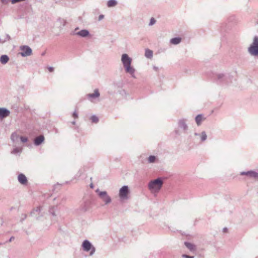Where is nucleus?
<instances>
[{"label":"nucleus","instance_id":"obj_21","mask_svg":"<svg viewBox=\"0 0 258 258\" xmlns=\"http://www.w3.org/2000/svg\"><path fill=\"white\" fill-rule=\"evenodd\" d=\"M181 41V39L179 37H175L173 38H172L170 39V43L173 44H179Z\"/></svg>","mask_w":258,"mask_h":258},{"label":"nucleus","instance_id":"obj_28","mask_svg":"<svg viewBox=\"0 0 258 258\" xmlns=\"http://www.w3.org/2000/svg\"><path fill=\"white\" fill-rule=\"evenodd\" d=\"M90 119L93 123H97L99 121L98 118L95 115H93L91 116Z\"/></svg>","mask_w":258,"mask_h":258},{"label":"nucleus","instance_id":"obj_6","mask_svg":"<svg viewBox=\"0 0 258 258\" xmlns=\"http://www.w3.org/2000/svg\"><path fill=\"white\" fill-rule=\"evenodd\" d=\"M130 193V190L127 185H123L120 188L119 191V197L121 200H127L128 199V195Z\"/></svg>","mask_w":258,"mask_h":258},{"label":"nucleus","instance_id":"obj_2","mask_svg":"<svg viewBox=\"0 0 258 258\" xmlns=\"http://www.w3.org/2000/svg\"><path fill=\"white\" fill-rule=\"evenodd\" d=\"M248 53L253 56H258V36H255L251 44L247 48Z\"/></svg>","mask_w":258,"mask_h":258},{"label":"nucleus","instance_id":"obj_45","mask_svg":"<svg viewBox=\"0 0 258 258\" xmlns=\"http://www.w3.org/2000/svg\"><path fill=\"white\" fill-rule=\"evenodd\" d=\"M78 29H79V28H78V27L76 28L75 29V31H74V33H76V32H77V30H78Z\"/></svg>","mask_w":258,"mask_h":258},{"label":"nucleus","instance_id":"obj_36","mask_svg":"<svg viewBox=\"0 0 258 258\" xmlns=\"http://www.w3.org/2000/svg\"><path fill=\"white\" fill-rule=\"evenodd\" d=\"M73 116L75 118H77L78 117V113L76 112V111H75L74 112L73 114Z\"/></svg>","mask_w":258,"mask_h":258},{"label":"nucleus","instance_id":"obj_15","mask_svg":"<svg viewBox=\"0 0 258 258\" xmlns=\"http://www.w3.org/2000/svg\"><path fill=\"white\" fill-rule=\"evenodd\" d=\"M18 179L19 182L22 184H26L27 183V179L23 173H21L18 175Z\"/></svg>","mask_w":258,"mask_h":258},{"label":"nucleus","instance_id":"obj_39","mask_svg":"<svg viewBox=\"0 0 258 258\" xmlns=\"http://www.w3.org/2000/svg\"><path fill=\"white\" fill-rule=\"evenodd\" d=\"M175 133L177 135H180V132H179V131L178 130H175Z\"/></svg>","mask_w":258,"mask_h":258},{"label":"nucleus","instance_id":"obj_34","mask_svg":"<svg viewBox=\"0 0 258 258\" xmlns=\"http://www.w3.org/2000/svg\"><path fill=\"white\" fill-rule=\"evenodd\" d=\"M3 5H7L11 0H0Z\"/></svg>","mask_w":258,"mask_h":258},{"label":"nucleus","instance_id":"obj_25","mask_svg":"<svg viewBox=\"0 0 258 258\" xmlns=\"http://www.w3.org/2000/svg\"><path fill=\"white\" fill-rule=\"evenodd\" d=\"M117 4V2L115 0H109L107 2V6L108 7H112L115 6Z\"/></svg>","mask_w":258,"mask_h":258},{"label":"nucleus","instance_id":"obj_30","mask_svg":"<svg viewBox=\"0 0 258 258\" xmlns=\"http://www.w3.org/2000/svg\"><path fill=\"white\" fill-rule=\"evenodd\" d=\"M57 21L59 22L63 26H64L66 24V21L61 18H58Z\"/></svg>","mask_w":258,"mask_h":258},{"label":"nucleus","instance_id":"obj_22","mask_svg":"<svg viewBox=\"0 0 258 258\" xmlns=\"http://www.w3.org/2000/svg\"><path fill=\"white\" fill-rule=\"evenodd\" d=\"M11 139L13 142L15 143L20 139V137L16 133H14L11 135Z\"/></svg>","mask_w":258,"mask_h":258},{"label":"nucleus","instance_id":"obj_27","mask_svg":"<svg viewBox=\"0 0 258 258\" xmlns=\"http://www.w3.org/2000/svg\"><path fill=\"white\" fill-rule=\"evenodd\" d=\"M156 157L154 155H151L148 158V162L150 163H154L156 161Z\"/></svg>","mask_w":258,"mask_h":258},{"label":"nucleus","instance_id":"obj_41","mask_svg":"<svg viewBox=\"0 0 258 258\" xmlns=\"http://www.w3.org/2000/svg\"><path fill=\"white\" fill-rule=\"evenodd\" d=\"M23 215L24 217H23V218H22V220H21L22 221L23 220H24V219H25L26 218V217H27V215L26 214H24Z\"/></svg>","mask_w":258,"mask_h":258},{"label":"nucleus","instance_id":"obj_16","mask_svg":"<svg viewBox=\"0 0 258 258\" xmlns=\"http://www.w3.org/2000/svg\"><path fill=\"white\" fill-rule=\"evenodd\" d=\"M91 202L89 200L85 201L81 206L82 211L85 212L88 210L90 208Z\"/></svg>","mask_w":258,"mask_h":258},{"label":"nucleus","instance_id":"obj_14","mask_svg":"<svg viewBox=\"0 0 258 258\" xmlns=\"http://www.w3.org/2000/svg\"><path fill=\"white\" fill-rule=\"evenodd\" d=\"M73 34L80 36L81 37H86L89 35V32L87 30L83 29L78 32L74 33Z\"/></svg>","mask_w":258,"mask_h":258},{"label":"nucleus","instance_id":"obj_8","mask_svg":"<svg viewBox=\"0 0 258 258\" xmlns=\"http://www.w3.org/2000/svg\"><path fill=\"white\" fill-rule=\"evenodd\" d=\"M98 196L101 198V199L104 202L105 205H107L111 203V199L108 195L107 193L105 191H99Z\"/></svg>","mask_w":258,"mask_h":258},{"label":"nucleus","instance_id":"obj_17","mask_svg":"<svg viewBox=\"0 0 258 258\" xmlns=\"http://www.w3.org/2000/svg\"><path fill=\"white\" fill-rule=\"evenodd\" d=\"M57 210V207L53 206L50 207L49 209V213L53 217H55L56 216V214H55V212Z\"/></svg>","mask_w":258,"mask_h":258},{"label":"nucleus","instance_id":"obj_43","mask_svg":"<svg viewBox=\"0 0 258 258\" xmlns=\"http://www.w3.org/2000/svg\"><path fill=\"white\" fill-rule=\"evenodd\" d=\"M7 37L8 38V40H10L11 39V37L8 34L7 35Z\"/></svg>","mask_w":258,"mask_h":258},{"label":"nucleus","instance_id":"obj_3","mask_svg":"<svg viewBox=\"0 0 258 258\" xmlns=\"http://www.w3.org/2000/svg\"><path fill=\"white\" fill-rule=\"evenodd\" d=\"M214 79L215 80L217 83L223 84H227L231 82V77L228 74H216L214 76Z\"/></svg>","mask_w":258,"mask_h":258},{"label":"nucleus","instance_id":"obj_47","mask_svg":"<svg viewBox=\"0 0 258 258\" xmlns=\"http://www.w3.org/2000/svg\"><path fill=\"white\" fill-rule=\"evenodd\" d=\"M72 123L73 124L75 125L76 124V121H72Z\"/></svg>","mask_w":258,"mask_h":258},{"label":"nucleus","instance_id":"obj_7","mask_svg":"<svg viewBox=\"0 0 258 258\" xmlns=\"http://www.w3.org/2000/svg\"><path fill=\"white\" fill-rule=\"evenodd\" d=\"M187 120L185 118H181L178 120L177 124L178 128L181 130V131L184 133H187L188 126L186 123Z\"/></svg>","mask_w":258,"mask_h":258},{"label":"nucleus","instance_id":"obj_46","mask_svg":"<svg viewBox=\"0 0 258 258\" xmlns=\"http://www.w3.org/2000/svg\"><path fill=\"white\" fill-rule=\"evenodd\" d=\"M195 135L196 136H200V134H198V133H195Z\"/></svg>","mask_w":258,"mask_h":258},{"label":"nucleus","instance_id":"obj_40","mask_svg":"<svg viewBox=\"0 0 258 258\" xmlns=\"http://www.w3.org/2000/svg\"><path fill=\"white\" fill-rule=\"evenodd\" d=\"M15 239V237L14 236H11L10 238V239L9 240V242H11L14 239Z\"/></svg>","mask_w":258,"mask_h":258},{"label":"nucleus","instance_id":"obj_1","mask_svg":"<svg viewBox=\"0 0 258 258\" xmlns=\"http://www.w3.org/2000/svg\"><path fill=\"white\" fill-rule=\"evenodd\" d=\"M121 60L125 72L130 74L132 77L135 78V69L131 66L132 58L129 57L128 54L124 53L121 55Z\"/></svg>","mask_w":258,"mask_h":258},{"label":"nucleus","instance_id":"obj_37","mask_svg":"<svg viewBox=\"0 0 258 258\" xmlns=\"http://www.w3.org/2000/svg\"><path fill=\"white\" fill-rule=\"evenodd\" d=\"M104 15H100L98 17V21H101L102 19L104 18Z\"/></svg>","mask_w":258,"mask_h":258},{"label":"nucleus","instance_id":"obj_11","mask_svg":"<svg viewBox=\"0 0 258 258\" xmlns=\"http://www.w3.org/2000/svg\"><path fill=\"white\" fill-rule=\"evenodd\" d=\"M99 96L100 93L98 89H95L94 93L88 94L87 95V98L91 101H92L93 99L99 97Z\"/></svg>","mask_w":258,"mask_h":258},{"label":"nucleus","instance_id":"obj_33","mask_svg":"<svg viewBox=\"0 0 258 258\" xmlns=\"http://www.w3.org/2000/svg\"><path fill=\"white\" fill-rule=\"evenodd\" d=\"M25 1V0H11V2L12 4H15L16 3H19L21 2H23Z\"/></svg>","mask_w":258,"mask_h":258},{"label":"nucleus","instance_id":"obj_23","mask_svg":"<svg viewBox=\"0 0 258 258\" xmlns=\"http://www.w3.org/2000/svg\"><path fill=\"white\" fill-rule=\"evenodd\" d=\"M145 55L147 58H151L153 56V51L150 49H146Z\"/></svg>","mask_w":258,"mask_h":258},{"label":"nucleus","instance_id":"obj_35","mask_svg":"<svg viewBox=\"0 0 258 258\" xmlns=\"http://www.w3.org/2000/svg\"><path fill=\"white\" fill-rule=\"evenodd\" d=\"M182 256L183 258H194V256H190V255H187V254H182Z\"/></svg>","mask_w":258,"mask_h":258},{"label":"nucleus","instance_id":"obj_9","mask_svg":"<svg viewBox=\"0 0 258 258\" xmlns=\"http://www.w3.org/2000/svg\"><path fill=\"white\" fill-rule=\"evenodd\" d=\"M240 175L247 176L249 178L258 179V171L249 170L242 171L240 172Z\"/></svg>","mask_w":258,"mask_h":258},{"label":"nucleus","instance_id":"obj_48","mask_svg":"<svg viewBox=\"0 0 258 258\" xmlns=\"http://www.w3.org/2000/svg\"><path fill=\"white\" fill-rule=\"evenodd\" d=\"M90 186L91 188H93V185L92 183H91Z\"/></svg>","mask_w":258,"mask_h":258},{"label":"nucleus","instance_id":"obj_32","mask_svg":"<svg viewBox=\"0 0 258 258\" xmlns=\"http://www.w3.org/2000/svg\"><path fill=\"white\" fill-rule=\"evenodd\" d=\"M156 20L154 18H152L150 19V23L149 24V26H152L156 23Z\"/></svg>","mask_w":258,"mask_h":258},{"label":"nucleus","instance_id":"obj_44","mask_svg":"<svg viewBox=\"0 0 258 258\" xmlns=\"http://www.w3.org/2000/svg\"><path fill=\"white\" fill-rule=\"evenodd\" d=\"M227 228H223V231L224 232H226L227 231Z\"/></svg>","mask_w":258,"mask_h":258},{"label":"nucleus","instance_id":"obj_31","mask_svg":"<svg viewBox=\"0 0 258 258\" xmlns=\"http://www.w3.org/2000/svg\"><path fill=\"white\" fill-rule=\"evenodd\" d=\"M20 139L23 143H26L28 141V138L25 137L21 136L20 137Z\"/></svg>","mask_w":258,"mask_h":258},{"label":"nucleus","instance_id":"obj_20","mask_svg":"<svg viewBox=\"0 0 258 258\" xmlns=\"http://www.w3.org/2000/svg\"><path fill=\"white\" fill-rule=\"evenodd\" d=\"M203 116L202 114H198L195 118L196 122L198 126L200 125L203 120Z\"/></svg>","mask_w":258,"mask_h":258},{"label":"nucleus","instance_id":"obj_29","mask_svg":"<svg viewBox=\"0 0 258 258\" xmlns=\"http://www.w3.org/2000/svg\"><path fill=\"white\" fill-rule=\"evenodd\" d=\"M41 210V207H37L35 209H34L31 212V215L33 216L35 212H40Z\"/></svg>","mask_w":258,"mask_h":258},{"label":"nucleus","instance_id":"obj_24","mask_svg":"<svg viewBox=\"0 0 258 258\" xmlns=\"http://www.w3.org/2000/svg\"><path fill=\"white\" fill-rule=\"evenodd\" d=\"M21 152H22L21 148H18V147H16L11 151V154L16 155V154L20 153Z\"/></svg>","mask_w":258,"mask_h":258},{"label":"nucleus","instance_id":"obj_18","mask_svg":"<svg viewBox=\"0 0 258 258\" xmlns=\"http://www.w3.org/2000/svg\"><path fill=\"white\" fill-rule=\"evenodd\" d=\"M9 60V57L7 55H2L0 57V61L3 64H6L8 62Z\"/></svg>","mask_w":258,"mask_h":258},{"label":"nucleus","instance_id":"obj_26","mask_svg":"<svg viewBox=\"0 0 258 258\" xmlns=\"http://www.w3.org/2000/svg\"><path fill=\"white\" fill-rule=\"evenodd\" d=\"M207 136L205 131L201 133V142H204L207 140Z\"/></svg>","mask_w":258,"mask_h":258},{"label":"nucleus","instance_id":"obj_4","mask_svg":"<svg viewBox=\"0 0 258 258\" xmlns=\"http://www.w3.org/2000/svg\"><path fill=\"white\" fill-rule=\"evenodd\" d=\"M163 184V181L161 178H158L151 181L149 183V188L153 190H159L161 189Z\"/></svg>","mask_w":258,"mask_h":258},{"label":"nucleus","instance_id":"obj_13","mask_svg":"<svg viewBox=\"0 0 258 258\" xmlns=\"http://www.w3.org/2000/svg\"><path fill=\"white\" fill-rule=\"evenodd\" d=\"M44 141V137L43 135H40L36 137L34 140V144L35 146H39Z\"/></svg>","mask_w":258,"mask_h":258},{"label":"nucleus","instance_id":"obj_12","mask_svg":"<svg viewBox=\"0 0 258 258\" xmlns=\"http://www.w3.org/2000/svg\"><path fill=\"white\" fill-rule=\"evenodd\" d=\"M10 114V111L6 108H0V118L3 119L8 116Z\"/></svg>","mask_w":258,"mask_h":258},{"label":"nucleus","instance_id":"obj_42","mask_svg":"<svg viewBox=\"0 0 258 258\" xmlns=\"http://www.w3.org/2000/svg\"><path fill=\"white\" fill-rule=\"evenodd\" d=\"M153 69L156 72L158 71V68L156 66L153 67Z\"/></svg>","mask_w":258,"mask_h":258},{"label":"nucleus","instance_id":"obj_5","mask_svg":"<svg viewBox=\"0 0 258 258\" xmlns=\"http://www.w3.org/2000/svg\"><path fill=\"white\" fill-rule=\"evenodd\" d=\"M82 248L85 251H89L90 250V255H92L95 252V248L91 243L88 240H85L82 243Z\"/></svg>","mask_w":258,"mask_h":258},{"label":"nucleus","instance_id":"obj_38","mask_svg":"<svg viewBox=\"0 0 258 258\" xmlns=\"http://www.w3.org/2000/svg\"><path fill=\"white\" fill-rule=\"evenodd\" d=\"M48 70L49 72H52L54 71V68L52 67H50L48 68Z\"/></svg>","mask_w":258,"mask_h":258},{"label":"nucleus","instance_id":"obj_10","mask_svg":"<svg viewBox=\"0 0 258 258\" xmlns=\"http://www.w3.org/2000/svg\"><path fill=\"white\" fill-rule=\"evenodd\" d=\"M20 49L21 50L20 54L23 57L30 56L32 54V50L31 48L27 45L21 46Z\"/></svg>","mask_w":258,"mask_h":258},{"label":"nucleus","instance_id":"obj_19","mask_svg":"<svg viewBox=\"0 0 258 258\" xmlns=\"http://www.w3.org/2000/svg\"><path fill=\"white\" fill-rule=\"evenodd\" d=\"M184 245L190 251H194L196 250V245L192 243L188 242H185Z\"/></svg>","mask_w":258,"mask_h":258}]
</instances>
